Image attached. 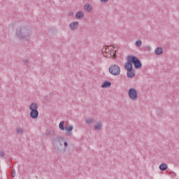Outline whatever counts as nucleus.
Here are the masks:
<instances>
[{
    "mask_svg": "<svg viewBox=\"0 0 179 179\" xmlns=\"http://www.w3.org/2000/svg\"><path fill=\"white\" fill-rule=\"evenodd\" d=\"M111 86V83L109 81H105L103 83H102L101 87H102L103 89H106L107 87H110Z\"/></svg>",
    "mask_w": 179,
    "mask_h": 179,
    "instance_id": "9",
    "label": "nucleus"
},
{
    "mask_svg": "<svg viewBox=\"0 0 179 179\" xmlns=\"http://www.w3.org/2000/svg\"><path fill=\"white\" fill-rule=\"evenodd\" d=\"M155 54L157 55H162V54H163V48H157L155 50Z\"/></svg>",
    "mask_w": 179,
    "mask_h": 179,
    "instance_id": "12",
    "label": "nucleus"
},
{
    "mask_svg": "<svg viewBox=\"0 0 179 179\" xmlns=\"http://www.w3.org/2000/svg\"><path fill=\"white\" fill-rule=\"evenodd\" d=\"M147 48H148V50H152V47H150V46H148Z\"/></svg>",
    "mask_w": 179,
    "mask_h": 179,
    "instance_id": "24",
    "label": "nucleus"
},
{
    "mask_svg": "<svg viewBox=\"0 0 179 179\" xmlns=\"http://www.w3.org/2000/svg\"><path fill=\"white\" fill-rule=\"evenodd\" d=\"M84 17L85 13H83V11H78L76 15V19H83Z\"/></svg>",
    "mask_w": 179,
    "mask_h": 179,
    "instance_id": "10",
    "label": "nucleus"
},
{
    "mask_svg": "<svg viewBox=\"0 0 179 179\" xmlns=\"http://www.w3.org/2000/svg\"><path fill=\"white\" fill-rule=\"evenodd\" d=\"M101 3H107L108 2V0H99Z\"/></svg>",
    "mask_w": 179,
    "mask_h": 179,
    "instance_id": "21",
    "label": "nucleus"
},
{
    "mask_svg": "<svg viewBox=\"0 0 179 179\" xmlns=\"http://www.w3.org/2000/svg\"><path fill=\"white\" fill-rule=\"evenodd\" d=\"M69 16H70L71 17H72V16H73V12H69Z\"/></svg>",
    "mask_w": 179,
    "mask_h": 179,
    "instance_id": "22",
    "label": "nucleus"
},
{
    "mask_svg": "<svg viewBox=\"0 0 179 179\" xmlns=\"http://www.w3.org/2000/svg\"><path fill=\"white\" fill-rule=\"evenodd\" d=\"M160 170H166L167 169V164H162L159 165Z\"/></svg>",
    "mask_w": 179,
    "mask_h": 179,
    "instance_id": "17",
    "label": "nucleus"
},
{
    "mask_svg": "<svg viewBox=\"0 0 179 179\" xmlns=\"http://www.w3.org/2000/svg\"><path fill=\"white\" fill-rule=\"evenodd\" d=\"M78 27H79V22H72L69 24V28L72 31L78 30Z\"/></svg>",
    "mask_w": 179,
    "mask_h": 179,
    "instance_id": "6",
    "label": "nucleus"
},
{
    "mask_svg": "<svg viewBox=\"0 0 179 179\" xmlns=\"http://www.w3.org/2000/svg\"><path fill=\"white\" fill-rule=\"evenodd\" d=\"M136 45L137 47H141V45H142V41L141 40L136 41Z\"/></svg>",
    "mask_w": 179,
    "mask_h": 179,
    "instance_id": "19",
    "label": "nucleus"
},
{
    "mask_svg": "<svg viewBox=\"0 0 179 179\" xmlns=\"http://www.w3.org/2000/svg\"><path fill=\"white\" fill-rule=\"evenodd\" d=\"M65 131H66V134L68 135V136H69V135H71L72 131H73V127L72 125H66L64 127Z\"/></svg>",
    "mask_w": 179,
    "mask_h": 179,
    "instance_id": "7",
    "label": "nucleus"
},
{
    "mask_svg": "<svg viewBox=\"0 0 179 179\" xmlns=\"http://www.w3.org/2000/svg\"><path fill=\"white\" fill-rule=\"evenodd\" d=\"M129 61H130L131 64H134L135 68H141V66H142L141 61H139V59L136 57H130Z\"/></svg>",
    "mask_w": 179,
    "mask_h": 179,
    "instance_id": "5",
    "label": "nucleus"
},
{
    "mask_svg": "<svg viewBox=\"0 0 179 179\" xmlns=\"http://www.w3.org/2000/svg\"><path fill=\"white\" fill-rule=\"evenodd\" d=\"M109 72L115 76H118L121 73V69L117 65H111L109 67Z\"/></svg>",
    "mask_w": 179,
    "mask_h": 179,
    "instance_id": "3",
    "label": "nucleus"
},
{
    "mask_svg": "<svg viewBox=\"0 0 179 179\" xmlns=\"http://www.w3.org/2000/svg\"><path fill=\"white\" fill-rule=\"evenodd\" d=\"M84 9L87 12H92V10H93V7L92 6V5H90V3H86L84 6Z\"/></svg>",
    "mask_w": 179,
    "mask_h": 179,
    "instance_id": "8",
    "label": "nucleus"
},
{
    "mask_svg": "<svg viewBox=\"0 0 179 179\" xmlns=\"http://www.w3.org/2000/svg\"><path fill=\"white\" fill-rule=\"evenodd\" d=\"M37 108H38V105L36 103H32L29 106V110H31L30 115L34 120L38 118V110H37Z\"/></svg>",
    "mask_w": 179,
    "mask_h": 179,
    "instance_id": "2",
    "label": "nucleus"
},
{
    "mask_svg": "<svg viewBox=\"0 0 179 179\" xmlns=\"http://www.w3.org/2000/svg\"><path fill=\"white\" fill-rule=\"evenodd\" d=\"M64 125H65V122L62 121L59 124V128L61 129V131H64L65 129V127H64Z\"/></svg>",
    "mask_w": 179,
    "mask_h": 179,
    "instance_id": "15",
    "label": "nucleus"
},
{
    "mask_svg": "<svg viewBox=\"0 0 179 179\" xmlns=\"http://www.w3.org/2000/svg\"><path fill=\"white\" fill-rule=\"evenodd\" d=\"M125 68L127 71L132 70V64H131V62L126 63Z\"/></svg>",
    "mask_w": 179,
    "mask_h": 179,
    "instance_id": "13",
    "label": "nucleus"
},
{
    "mask_svg": "<svg viewBox=\"0 0 179 179\" xmlns=\"http://www.w3.org/2000/svg\"><path fill=\"white\" fill-rule=\"evenodd\" d=\"M135 76V71L134 70H128L127 71V77L128 78H134Z\"/></svg>",
    "mask_w": 179,
    "mask_h": 179,
    "instance_id": "11",
    "label": "nucleus"
},
{
    "mask_svg": "<svg viewBox=\"0 0 179 179\" xmlns=\"http://www.w3.org/2000/svg\"><path fill=\"white\" fill-rule=\"evenodd\" d=\"M102 124L101 123H96L94 127V129L99 130L101 129Z\"/></svg>",
    "mask_w": 179,
    "mask_h": 179,
    "instance_id": "16",
    "label": "nucleus"
},
{
    "mask_svg": "<svg viewBox=\"0 0 179 179\" xmlns=\"http://www.w3.org/2000/svg\"><path fill=\"white\" fill-rule=\"evenodd\" d=\"M85 121L87 124H93V119L92 118H87Z\"/></svg>",
    "mask_w": 179,
    "mask_h": 179,
    "instance_id": "18",
    "label": "nucleus"
},
{
    "mask_svg": "<svg viewBox=\"0 0 179 179\" xmlns=\"http://www.w3.org/2000/svg\"><path fill=\"white\" fill-rule=\"evenodd\" d=\"M17 134H23V129L19 127L16 129Z\"/></svg>",
    "mask_w": 179,
    "mask_h": 179,
    "instance_id": "20",
    "label": "nucleus"
},
{
    "mask_svg": "<svg viewBox=\"0 0 179 179\" xmlns=\"http://www.w3.org/2000/svg\"><path fill=\"white\" fill-rule=\"evenodd\" d=\"M115 52L117 50H115V47L113 45L105 46L102 49V53L106 58H115Z\"/></svg>",
    "mask_w": 179,
    "mask_h": 179,
    "instance_id": "1",
    "label": "nucleus"
},
{
    "mask_svg": "<svg viewBox=\"0 0 179 179\" xmlns=\"http://www.w3.org/2000/svg\"><path fill=\"white\" fill-rule=\"evenodd\" d=\"M64 146H65V148H66V146H68V143L64 142Z\"/></svg>",
    "mask_w": 179,
    "mask_h": 179,
    "instance_id": "23",
    "label": "nucleus"
},
{
    "mask_svg": "<svg viewBox=\"0 0 179 179\" xmlns=\"http://www.w3.org/2000/svg\"><path fill=\"white\" fill-rule=\"evenodd\" d=\"M0 155H1V157H3V152H1Z\"/></svg>",
    "mask_w": 179,
    "mask_h": 179,
    "instance_id": "25",
    "label": "nucleus"
},
{
    "mask_svg": "<svg viewBox=\"0 0 179 179\" xmlns=\"http://www.w3.org/2000/svg\"><path fill=\"white\" fill-rule=\"evenodd\" d=\"M128 95L129 99L133 101H136V100H138V92H136V90L134 88L129 90Z\"/></svg>",
    "mask_w": 179,
    "mask_h": 179,
    "instance_id": "4",
    "label": "nucleus"
},
{
    "mask_svg": "<svg viewBox=\"0 0 179 179\" xmlns=\"http://www.w3.org/2000/svg\"><path fill=\"white\" fill-rule=\"evenodd\" d=\"M22 33H23V30L22 29H17V36L20 38H23V36H22Z\"/></svg>",
    "mask_w": 179,
    "mask_h": 179,
    "instance_id": "14",
    "label": "nucleus"
}]
</instances>
